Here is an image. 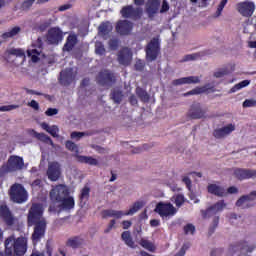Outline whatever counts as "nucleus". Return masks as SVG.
Returning <instances> with one entry per match:
<instances>
[{
    "label": "nucleus",
    "instance_id": "f257e3e1",
    "mask_svg": "<svg viewBox=\"0 0 256 256\" xmlns=\"http://www.w3.org/2000/svg\"><path fill=\"white\" fill-rule=\"evenodd\" d=\"M28 227H33L32 241L37 245L43 238H45L47 230V221L43 217V207L40 203H33L29 208L27 216Z\"/></svg>",
    "mask_w": 256,
    "mask_h": 256
},
{
    "label": "nucleus",
    "instance_id": "f03ea898",
    "mask_svg": "<svg viewBox=\"0 0 256 256\" xmlns=\"http://www.w3.org/2000/svg\"><path fill=\"white\" fill-rule=\"evenodd\" d=\"M49 198L53 204H59V208L70 211L75 208V199L69 196V189L63 184H59L51 189Z\"/></svg>",
    "mask_w": 256,
    "mask_h": 256
},
{
    "label": "nucleus",
    "instance_id": "7ed1b4c3",
    "mask_svg": "<svg viewBox=\"0 0 256 256\" xmlns=\"http://www.w3.org/2000/svg\"><path fill=\"white\" fill-rule=\"evenodd\" d=\"M5 256H24L27 252V238L9 236L4 242Z\"/></svg>",
    "mask_w": 256,
    "mask_h": 256
},
{
    "label": "nucleus",
    "instance_id": "20e7f679",
    "mask_svg": "<svg viewBox=\"0 0 256 256\" xmlns=\"http://www.w3.org/2000/svg\"><path fill=\"white\" fill-rule=\"evenodd\" d=\"M170 11V4L166 0H148L145 5V12L150 20H154L155 16L160 13L164 14Z\"/></svg>",
    "mask_w": 256,
    "mask_h": 256
},
{
    "label": "nucleus",
    "instance_id": "39448f33",
    "mask_svg": "<svg viewBox=\"0 0 256 256\" xmlns=\"http://www.w3.org/2000/svg\"><path fill=\"white\" fill-rule=\"evenodd\" d=\"M24 168V160L21 156L11 155L6 164L1 167V173H15L21 171Z\"/></svg>",
    "mask_w": 256,
    "mask_h": 256
},
{
    "label": "nucleus",
    "instance_id": "423d86ee",
    "mask_svg": "<svg viewBox=\"0 0 256 256\" xmlns=\"http://www.w3.org/2000/svg\"><path fill=\"white\" fill-rule=\"evenodd\" d=\"M10 199L17 204H24L29 199V193L22 184H13L10 188Z\"/></svg>",
    "mask_w": 256,
    "mask_h": 256
},
{
    "label": "nucleus",
    "instance_id": "0eeeda50",
    "mask_svg": "<svg viewBox=\"0 0 256 256\" xmlns=\"http://www.w3.org/2000/svg\"><path fill=\"white\" fill-rule=\"evenodd\" d=\"M146 60L153 62L157 59L158 55L161 54V42L158 38L150 40L148 45L145 47Z\"/></svg>",
    "mask_w": 256,
    "mask_h": 256
},
{
    "label": "nucleus",
    "instance_id": "6e6552de",
    "mask_svg": "<svg viewBox=\"0 0 256 256\" xmlns=\"http://www.w3.org/2000/svg\"><path fill=\"white\" fill-rule=\"evenodd\" d=\"M96 81L98 85L110 88L112 85L116 84V75L112 73V71L104 69L98 73Z\"/></svg>",
    "mask_w": 256,
    "mask_h": 256
},
{
    "label": "nucleus",
    "instance_id": "1a4fd4ad",
    "mask_svg": "<svg viewBox=\"0 0 256 256\" xmlns=\"http://www.w3.org/2000/svg\"><path fill=\"white\" fill-rule=\"evenodd\" d=\"M154 213H157L162 219L169 218L177 213V208H174L171 202H158Z\"/></svg>",
    "mask_w": 256,
    "mask_h": 256
},
{
    "label": "nucleus",
    "instance_id": "9d476101",
    "mask_svg": "<svg viewBox=\"0 0 256 256\" xmlns=\"http://www.w3.org/2000/svg\"><path fill=\"white\" fill-rule=\"evenodd\" d=\"M122 18L139 21L143 16L141 7L134 8L132 5L123 6L120 10Z\"/></svg>",
    "mask_w": 256,
    "mask_h": 256
},
{
    "label": "nucleus",
    "instance_id": "9b49d317",
    "mask_svg": "<svg viewBox=\"0 0 256 256\" xmlns=\"http://www.w3.org/2000/svg\"><path fill=\"white\" fill-rule=\"evenodd\" d=\"M255 9V3L251 1L240 2L236 5V10L243 17H251L254 15Z\"/></svg>",
    "mask_w": 256,
    "mask_h": 256
},
{
    "label": "nucleus",
    "instance_id": "f8f14e48",
    "mask_svg": "<svg viewBox=\"0 0 256 256\" xmlns=\"http://www.w3.org/2000/svg\"><path fill=\"white\" fill-rule=\"evenodd\" d=\"M64 34L59 27H51L46 35L49 45H58L63 41Z\"/></svg>",
    "mask_w": 256,
    "mask_h": 256
},
{
    "label": "nucleus",
    "instance_id": "ddd939ff",
    "mask_svg": "<svg viewBox=\"0 0 256 256\" xmlns=\"http://www.w3.org/2000/svg\"><path fill=\"white\" fill-rule=\"evenodd\" d=\"M0 218L8 227L15 225L16 218L6 204L0 205Z\"/></svg>",
    "mask_w": 256,
    "mask_h": 256
},
{
    "label": "nucleus",
    "instance_id": "4468645a",
    "mask_svg": "<svg viewBox=\"0 0 256 256\" xmlns=\"http://www.w3.org/2000/svg\"><path fill=\"white\" fill-rule=\"evenodd\" d=\"M235 179L239 181L256 179V170L249 168H236L233 173Z\"/></svg>",
    "mask_w": 256,
    "mask_h": 256
},
{
    "label": "nucleus",
    "instance_id": "2eb2a0df",
    "mask_svg": "<svg viewBox=\"0 0 256 256\" xmlns=\"http://www.w3.org/2000/svg\"><path fill=\"white\" fill-rule=\"evenodd\" d=\"M62 174L61 164L58 162H50L48 165V170H46V176L52 182L57 181Z\"/></svg>",
    "mask_w": 256,
    "mask_h": 256
},
{
    "label": "nucleus",
    "instance_id": "dca6fc26",
    "mask_svg": "<svg viewBox=\"0 0 256 256\" xmlns=\"http://www.w3.org/2000/svg\"><path fill=\"white\" fill-rule=\"evenodd\" d=\"M256 200V190L252 191L249 195L240 196L236 202V207H242L243 209H248L254 207Z\"/></svg>",
    "mask_w": 256,
    "mask_h": 256
},
{
    "label": "nucleus",
    "instance_id": "f3484780",
    "mask_svg": "<svg viewBox=\"0 0 256 256\" xmlns=\"http://www.w3.org/2000/svg\"><path fill=\"white\" fill-rule=\"evenodd\" d=\"M115 31L121 36H128L133 31V23L129 20H119L116 23Z\"/></svg>",
    "mask_w": 256,
    "mask_h": 256
},
{
    "label": "nucleus",
    "instance_id": "a211bd4d",
    "mask_svg": "<svg viewBox=\"0 0 256 256\" xmlns=\"http://www.w3.org/2000/svg\"><path fill=\"white\" fill-rule=\"evenodd\" d=\"M205 110L202 109L201 104L195 102L191 105L189 112L187 114L189 119L197 120L203 119L205 117Z\"/></svg>",
    "mask_w": 256,
    "mask_h": 256
},
{
    "label": "nucleus",
    "instance_id": "6ab92c4d",
    "mask_svg": "<svg viewBox=\"0 0 256 256\" xmlns=\"http://www.w3.org/2000/svg\"><path fill=\"white\" fill-rule=\"evenodd\" d=\"M133 54L128 47H123L118 53V62L120 65H131Z\"/></svg>",
    "mask_w": 256,
    "mask_h": 256
},
{
    "label": "nucleus",
    "instance_id": "aec40b11",
    "mask_svg": "<svg viewBox=\"0 0 256 256\" xmlns=\"http://www.w3.org/2000/svg\"><path fill=\"white\" fill-rule=\"evenodd\" d=\"M58 80L60 85L68 87L75 80V76L73 75L71 70H63L60 72V77Z\"/></svg>",
    "mask_w": 256,
    "mask_h": 256
},
{
    "label": "nucleus",
    "instance_id": "412c9836",
    "mask_svg": "<svg viewBox=\"0 0 256 256\" xmlns=\"http://www.w3.org/2000/svg\"><path fill=\"white\" fill-rule=\"evenodd\" d=\"M235 131V126L233 124H228L223 128H218L213 131V136L215 139H224L227 135Z\"/></svg>",
    "mask_w": 256,
    "mask_h": 256
},
{
    "label": "nucleus",
    "instance_id": "4be33fe9",
    "mask_svg": "<svg viewBox=\"0 0 256 256\" xmlns=\"http://www.w3.org/2000/svg\"><path fill=\"white\" fill-rule=\"evenodd\" d=\"M200 83V77L199 76H189V77H183L180 79H175L172 82V85L179 86V85H192V84H199Z\"/></svg>",
    "mask_w": 256,
    "mask_h": 256
},
{
    "label": "nucleus",
    "instance_id": "5701e85b",
    "mask_svg": "<svg viewBox=\"0 0 256 256\" xmlns=\"http://www.w3.org/2000/svg\"><path fill=\"white\" fill-rule=\"evenodd\" d=\"M207 192L216 197H224L227 194L225 188L218 186L217 184H209L207 186Z\"/></svg>",
    "mask_w": 256,
    "mask_h": 256
},
{
    "label": "nucleus",
    "instance_id": "b1692460",
    "mask_svg": "<svg viewBox=\"0 0 256 256\" xmlns=\"http://www.w3.org/2000/svg\"><path fill=\"white\" fill-rule=\"evenodd\" d=\"M78 44V37L76 34H70L67 36L66 43L63 47V51L70 52Z\"/></svg>",
    "mask_w": 256,
    "mask_h": 256
},
{
    "label": "nucleus",
    "instance_id": "393cba45",
    "mask_svg": "<svg viewBox=\"0 0 256 256\" xmlns=\"http://www.w3.org/2000/svg\"><path fill=\"white\" fill-rule=\"evenodd\" d=\"M256 249V245H248V242H239L237 245L232 246L231 250H240V252L251 253Z\"/></svg>",
    "mask_w": 256,
    "mask_h": 256
},
{
    "label": "nucleus",
    "instance_id": "a878e982",
    "mask_svg": "<svg viewBox=\"0 0 256 256\" xmlns=\"http://www.w3.org/2000/svg\"><path fill=\"white\" fill-rule=\"evenodd\" d=\"M84 244V239L81 236H74L67 240L66 246L77 249Z\"/></svg>",
    "mask_w": 256,
    "mask_h": 256
},
{
    "label": "nucleus",
    "instance_id": "bb28decb",
    "mask_svg": "<svg viewBox=\"0 0 256 256\" xmlns=\"http://www.w3.org/2000/svg\"><path fill=\"white\" fill-rule=\"evenodd\" d=\"M142 207H145V202L144 201H137L136 203L133 204L132 207L129 208L128 211L123 212V216H132L135 213H138Z\"/></svg>",
    "mask_w": 256,
    "mask_h": 256
},
{
    "label": "nucleus",
    "instance_id": "cd10ccee",
    "mask_svg": "<svg viewBox=\"0 0 256 256\" xmlns=\"http://www.w3.org/2000/svg\"><path fill=\"white\" fill-rule=\"evenodd\" d=\"M103 218L113 217L115 219H121L124 216L123 211H117L114 209H106L102 212Z\"/></svg>",
    "mask_w": 256,
    "mask_h": 256
},
{
    "label": "nucleus",
    "instance_id": "c85d7f7f",
    "mask_svg": "<svg viewBox=\"0 0 256 256\" xmlns=\"http://www.w3.org/2000/svg\"><path fill=\"white\" fill-rule=\"evenodd\" d=\"M121 239L130 248H133V249L137 248V245H135L130 231H123L121 234Z\"/></svg>",
    "mask_w": 256,
    "mask_h": 256
},
{
    "label": "nucleus",
    "instance_id": "c756f323",
    "mask_svg": "<svg viewBox=\"0 0 256 256\" xmlns=\"http://www.w3.org/2000/svg\"><path fill=\"white\" fill-rule=\"evenodd\" d=\"M5 56L6 57L14 56V57H20L22 59H25V52L21 48H10L6 50Z\"/></svg>",
    "mask_w": 256,
    "mask_h": 256
},
{
    "label": "nucleus",
    "instance_id": "7c9ffc66",
    "mask_svg": "<svg viewBox=\"0 0 256 256\" xmlns=\"http://www.w3.org/2000/svg\"><path fill=\"white\" fill-rule=\"evenodd\" d=\"M111 99L116 105H119L123 101V92L117 88L112 89L110 94Z\"/></svg>",
    "mask_w": 256,
    "mask_h": 256
},
{
    "label": "nucleus",
    "instance_id": "2f4dec72",
    "mask_svg": "<svg viewBox=\"0 0 256 256\" xmlns=\"http://www.w3.org/2000/svg\"><path fill=\"white\" fill-rule=\"evenodd\" d=\"M138 244H140L141 247H143L144 249L148 250L151 253L156 252V246L154 242H150L149 240L142 238L140 242H138Z\"/></svg>",
    "mask_w": 256,
    "mask_h": 256
},
{
    "label": "nucleus",
    "instance_id": "473e14b6",
    "mask_svg": "<svg viewBox=\"0 0 256 256\" xmlns=\"http://www.w3.org/2000/svg\"><path fill=\"white\" fill-rule=\"evenodd\" d=\"M112 31V26L110 22H103L98 26V32L99 34H102L103 36L109 35V33Z\"/></svg>",
    "mask_w": 256,
    "mask_h": 256
},
{
    "label": "nucleus",
    "instance_id": "72a5a7b5",
    "mask_svg": "<svg viewBox=\"0 0 256 256\" xmlns=\"http://www.w3.org/2000/svg\"><path fill=\"white\" fill-rule=\"evenodd\" d=\"M136 95H137L138 99H140L144 103H148L149 100H150L149 94L143 88L137 87L136 88Z\"/></svg>",
    "mask_w": 256,
    "mask_h": 256
},
{
    "label": "nucleus",
    "instance_id": "f704fd0d",
    "mask_svg": "<svg viewBox=\"0 0 256 256\" xmlns=\"http://www.w3.org/2000/svg\"><path fill=\"white\" fill-rule=\"evenodd\" d=\"M79 162H80V163L87 164V165H92V166L99 165V161H97V160H96L95 158H93L92 156L80 155V156H79Z\"/></svg>",
    "mask_w": 256,
    "mask_h": 256
},
{
    "label": "nucleus",
    "instance_id": "c9c22d12",
    "mask_svg": "<svg viewBox=\"0 0 256 256\" xmlns=\"http://www.w3.org/2000/svg\"><path fill=\"white\" fill-rule=\"evenodd\" d=\"M21 31L22 29L20 26H14L9 32L2 34V38L6 40L8 38L16 37L18 34L21 33Z\"/></svg>",
    "mask_w": 256,
    "mask_h": 256
},
{
    "label": "nucleus",
    "instance_id": "e433bc0d",
    "mask_svg": "<svg viewBox=\"0 0 256 256\" xmlns=\"http://www.w3.org/2000/svg\"><path fill=\"white\" fill-rule=\"evenodd\" d=\"M226 207V204L224 202V200L219 201L217 204L212 205L210 208L207 209V213H219L221 211H223V209Z\"/></svg>",
    "mask_w": 256,
    "mask_h": 256
},
{
    "label": "nucleus",
    "instance_id": "4c0bfd02",
    "mask_svg": "<svg viewBox=\"0 0 256 256\" xmlns=\"http://www.w3.org/2000/svg\"><path fill=\"white\" fill-rule=\"evenodd\" d=\"M206 55H208L207 51L199 52V53H195V54H187L184 56L183 62L195 61V60L199 59L200 57H204Z\"/></svg>",
    "mask_w": 256,
    "mask_h": 256
},
{
    "label": "nucleus",
    "instance_id": "58836bf2",
    "mask_svg": "<svg viewBox=\"0 0 256 256\" xmlns=\"http://www.w3.org/2000/svg\"><path fill=\"white\" fill-rule=\"evenodd\" d=\"M34 136L36 139L40 140L43 143H50L51 145L53 144V140H51V138L45 133L34 132Z\"/></svg>",
    "mask_w": 256,
    "mask_h": 256
},
{
    "label": "nucleus",
    "instance_id": "ea45409f",
    "mask_svg": "<svg viewBox=\"0 0 256 256\" xmlns=\"http://www.w3.org/2000/svg\"><path fill=\"white\" fill-rule=\"evenodd\" d=\"M230 73H231V71L228 70L227 67H223V68L218 69V71H216L214 73V77L215 78H224L225 76H227Z\"/></svg>",
    "mask_w": 256,
    "mask_h": 256
},
{
    "label": "nucleus",
    "instance_id": "a19ab883",
    "mask_svg": "<svg viewBox=\"0 0 256 256\" xmlns=\"http://www.w3.org/2000/svg\"><path fill=\"white\" fill-rule=\"evenodd\" d=\"M65 147L68 151H70L72 153H78L79 152V148H78V146L75 142L66 141L65 142Z\"/></svg>",
    "mask_w": 256,
    "mask_h": 256
},
{
    "label": "nucleus",
    "instance_id": "79ce46f5",
    "mask_svg": "<svg viewBox=\"0 0 256 256\" xmlns=\"http://www.w3.org/2000/svg\"><path fill=\"white\" fill-rule=\"evenodd\" d=\"M95 52L99 56H104L105 55L106 50H105V47H104L102 42H96Z\"/></svg>",
    "mask_w": 256,
    "mask_h": 256
},
{
    "label": "nucleus",
    "instance_id": "37998d69",
    "mask_svg": "<svg viewBox=\"0 0 256 256\" xmlns=\"http://www.w3.org/2000/svg\"><path fill=\"white\" fill-rule=\"evenodd\" d=\"M249 84H250V80L240 81L238 84L235 85L234 88H231V91L232 92L239 91V90L243 89L244 87H247Z\"/></svg>",
    "mask_w": 256,
    "mask_h": 256
},
{
    "label": "nucleus",
    "instance_id": "c03bdc74",
    "mask_svg": "<svg viewBox=\"0 0 256 256\" xmlns=\"http://www.w3.org/2000/svg\"><path fill=\"white\" fill-rule=\"evenodd\" d=\"M205 92V88H194L191 91L183 94L184 97L199 95Z\"/></svg>",
    "mask_w": 256,
    "mask_h": 256
},
{
    "label": "nucleus",
    "instance_id": "a18cd8bd",
    "mask_svg": "<svg viewBox=\"0 0 256 256\" xmlns=\"http://www.w3.org/2000/svg\"><path fill=\"white\" fill-rule=\"evenodd\" d=\"M218 225H219V216H216V217H214V219H213V224H212V226H211L210 229L208 230V234H209L210 236L215 233V231H216Z\"/></svg>",
    "mask_w": 256,
    "mask_h": 256
},
{
    "label": "nucleus",
    "instance_id": "49530a36",
    "mask_svg": "<svg viewBox=\"0 0 256 256\" xmlns=\"http://www.w3.org/2000/svg\"><path fill=\"white\" fill-rule=\"evenodd\" d=\"M174 203L176 207H181L185 203V196L178 194L175 196Z\"/></svg>",
    "mask_w": 256,
    "mask_h": 256
},
{
    "label": "nucleus",
    "instance_id": "de8ad7c7",
    "mask_svg": "<svg viewBox=\"0 0 256 256\" xmlns=\"http://www.w3.org/2000/svg\"><path fill=\"white\" fill-rule=\"evenodd\" d=\"M90 193H91V188H88L87 186L83 187L80 194L81 201H83L84 199H88Z\"/></svg>",
    "mask_w": 256,
    "mask_h": 256
},
{
    "label": "nucleus",
    "instance_id": "09e8293b",
    "mask_svg": "<svg viewBox=\"0 0 256 256\" xmlns=\"http://www.w3.org/2000/svg\"><path fill=\"white\" fill-rule=\"evenodd\" d=\"M108 46L110 47L111 51H117L119 47V40L118 39H111L108 41Z\"/></svg>",
    "mask_w": 256,
    "mask_h": 256
},
{
    "label": "nucleus",
    "instance_id": "8fccbe9b",
    "mask_svg": "<svg viewBox=\"0 0 256 256\" xmlns=\"http://www.w3.org/2000/svg\"><path fill=\"white\" fill-rule=\"evenodd\" d=\"M183 230H184V234L188 235L189 233L194 234L196 229H195V226L193 224L189 223V224L184 226Z\"/></svg>",
    "mask_w": 256,
    "mask_h": 256
},
{
    "label": "nucleus",
    "instance_id": "3c124183",
    "mask_svg": "<svg viewBox=\"0 0 256 256\" xmlns=\"http://www.w3.org/2000/svg\"><path fill=\"white\" fill-rule=\"evenodd\" d=\"M34 3L35 0H25L24 2H22L21 8L24 11L30 10Z\"/></svg>",
    "mask_w": 256,
    "mask_h": 256
},
{
    "label": "nucleus",
    "instance_id": "603ef678",
    "mask_svg": "<svg viewBox=\"0 0 256 256\" xmlns=\"http://www.w3.org/2000/svg\"><path fill=\"white\" fill-rule=\"evenodd\" d=\"M19 108V105L12 104V105H6V106H1L0 111L1 112H8V111H13Z\"/></svg>",
    "mask_w": 256,
    "mask_h": 256
},
{
    "label": "nucleus",
    "instance_id": "864d4df0",
    "mask_svg": "<svg viewBox=\"0 0 256 256\" xmlns=\"http://www.w3.org/2000/svg\"><path fill=\"white\" fill-rule=\"evenodd\" d=\"M89 134L86 133V132H77V131H74L71 133V139H76V140H79L85 136H88Z\"/></svg>",
    "mask_w": 256,
    "mask_h": 256
},
{
    "label": "nucleus",
    "instance_id": "5fc2aeb1",
    "mask_svg": "<svg viewBox=\"0 0 256 256\" xmlns=\"http://www.w3.org/2000/svg\"><path fill=\"white\" fill-rule=\"evenodd\" d=\"M145 62L142 61V60H137L136 63H135V70L136 71H144L145 70Z\"/></svg>",
    "mask_w": 256,
    "mask_h": 256
},
{
    "label": "nucleus",
    "instance_id": "6e6d98bb",
    "mask_svg": "<svg viewBox=\"0 0 256 256\" xmlns=\"http://www.w3.org/2000/svg\"><path fill=\"white\" fill-rule=\"evenodd\" d=\"M228 0H221L219 6H218V10H216V16H220L221 12H223L226 4H227Z\"/></svg>",
    "mask_w": 256,
    "mask_h": 256
},
{
    "label": "nucleus",
    "instance_id": "4d7b16f0",
    "mask_svg": "<svg viewBox=\"0 0 256 256\" xmlns=\"http://www.w3.org/2000/svg\"><path fill=\"white\" fill-rule=\"evenodd\" d=\"M48 132L53 138H57L58 137V132L59 129L57 126L53 125L48 131Z\"/></svg>",
    "mask_w": 256,
    "mask_h": 256
},
{
    "label": "nucleus",
    "instance_id": "13d9d810",
    "mask_svg": "<svg viewBox=\"0 0 256 256\" xmlns=\"http://www.w3.org/2000/svg\"><path fill=\"white\" fill-rule=\"evenodd\" d=\"M182 182L185 184V186H187L189 191L192 190V180H190V178L188 176H184L182 178Z\"/></svg>",
    "mask_w": 256,
    "mask_h": 256
},
{
    "label": "nucleus",
    "instance_id": "bf43d9fd",
    "mask_svg": "<svg viewBox=\"0 0 256 256\" xmlns=\"http://www.w3.org/2000/svg\"><path fill=\"white\" fill-rule=\"evenodd\" d=\"M58 114L57 108H48V110L45 111V115L48 117H53Z\"/></svg>",
    "mask_w": 256,
    "mask_h": 256
},
{
    "label": "nucleus",
    "instance_id": "052dcab7",
    "mask_svg": "<svg viewBox=\"0 0 256 256\" xmlns=\"http://www.w3.org/2000/svg\"><path fill=\"white\" fill-rule=\"evenodd\" d=\"M255 105H256V100H245L243 102V107L244 108L254 107Z\"/></svg>",
    "mask_w": 256,
    "mask_h": 256
},
{
    "label": "nucleus",
    "instance_id": "680f3d73",
    "mask_svg": "<svg viewBox=\"0 0 256 256\" xmlns=\"http://www.w3.org/2000/svg\"><path fill=\"white\" fill-rule=\"evenodd\" d=\"M34 47H36L38 50L43 49V40L41 37H38L37 40L34 43Z\"/></svg>",
    "mask_w": 256,
    "mask_h": 256
},
{
    "label": "nucleus",
    "instance_id": "e2e57ef3",
    "mask_svg": "<svg viewBox=\"0 0 256 256\" xmlns=\"http://www.w3.org/2000/svg\"><path fill=\"white\" fill-rule=\"evenodd\" d=\"M116 225V220H111L110 224H108L107 228L104 230V233H110V231L112 230L113 227H115Z\"/></svg>",
    "mask_w": 256,
    "mask_h": 256
},
{
    "label": "nucleus",
    "instance_id": "0e129e2a",
    "mask_svg": "<svg viewBox=\"0 0 256 256\" xmlns=\"http://www.w3.org/2000/svg\"><path fill=\"white\" fill-rule=\"evenodd\" d=\"M41 52H42V49H39V48L32 49V50L28 51V56H31V55L40 56Z\"/></svg>",
    "mask_w": 256,
    "mask_h": 256
},
{
    "label": "nucleus",
    "instance_id": "69168bd1",
    "mask_svg": "<svg viewBox=\"0 0 256 256\" xmlns=\"http://www.w3.org/2000/svg\"><path fill=\"white\" fill-rule=\"evenodd\" d=\"M72 8L71 4H65V5H61L58 7V11L63 12V11H68Z\"/></svg>",
    "mask_w": 256,
    "mask_h": 256
},
{
    "label": "nucleus",
    "instance_id": "338daca9",
    "mask_svg": "<svg viewBox=\"0 0 256 256\" xmlns=\"http://www.w3.org/2000/svg\"><path fill=\"white\" fill-rule=\"evenodd\" d=\"M227 192H228L229 194H237V193H239V189L236 188V187H234V186H232V187H229V188L227 189Z\"/></svg>",
    "mask_w": 256,
    "mask_h": 256
},
{
    "label": "nucleus",
    "instance_id": "774afa93",
    "mask_svg": "<svg viewBox=\"0 0 256 256\" xmlns=\"http://www.w3.org/2000/svg\"><path fill=\"white\" fill-rule=\"evenodd\" d=\"M222 253H223V250L221 249L212 250L211 256H221Z\"/></svg>",
    "mask_w": 256,
    "mask_h": 256
}]
</instances>
